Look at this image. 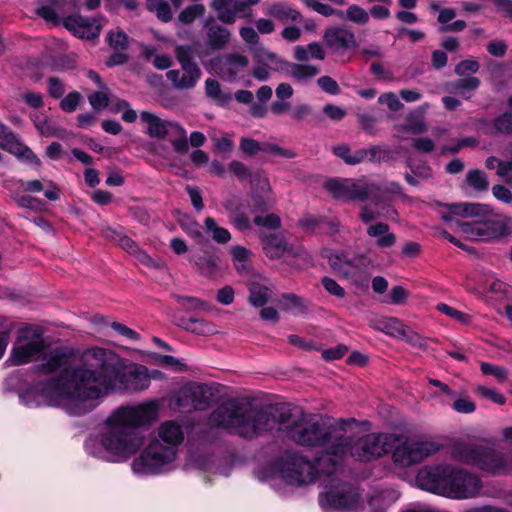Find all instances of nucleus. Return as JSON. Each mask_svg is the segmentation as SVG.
<instances>
[{"label":"nucleus","mask_w":512,"mask_h":512,"mask_svg":"<svg viewBox=\"0 0 512 512\" xmlns=\"http://www.w3.org/2000/svg\"><path fill=\"white\" fill-rule=\"evenodd\" d=\"M170 316L173 324L193 334L208 336L216 332L215 326L203 319L185 318L177 313H171Z\"/></svg>","instance_id":"6ab92c4d"},{"label":"nucleus","mask_w":512,"mask_h":512,"mask_svg":"<svg viewBox=\"0 0 512 512\" xmlns=\"http://www.w3.org/2000/svg\"><path fill=\"white\" fill-rule=\"evenodd\" d=\"M107 39L110 46L117 51H124L128 48V36L121 30L109 32Z\"/></svg>","instance_id":"864d4df0"},{"label":"nucleus","mask_w":512,"mask_h":512,"mask_svg":"<svg viewBox=\"0 0 512 512\" xmlns=\"http://www.w3.org/2000/svg\"><path fill=\"white\" fill-rule=\"evenodd\" d=\"M480 68L478 61L473 59L463 60L459 62L455 67V74L458 76H464L469 73H476Z\"/></svg>","instance_id":"0e129e2a"},{"label":"nucleus","mask_w":512,"mask_h":512,"mask_svg":"<svg viewBox=\"0 0 512 512\" xmlns=\"http://www.w3.org/2000/svg\"><path fill=\"white\" fill-rule=\"evenodd\" d=\"M273 201L271 194H263L258 192L251 193V207L253 211L265 212L272 207Z\"/></svg>","instance_id":"de8ad7c7"},{"label":"nucleus","mask_w":512,"mask_h":512,"mask_svg":"<svg viewBox=\"0 0 512 512\" xmlns=\"http://www.w3.org/2000/svg\"><path fill=\"white\" fill-rule=\"evenodd\" d=\"M345 439L348 444L343 452L337 454V468L340 466L342 457L347 452L358 461H370L387 452V437L382 434H367L357 440H353L351 437L345 435Z\"/></svg>","instance_id":"9d476101"},{"label":"nucleus","mask_w":512,"mask_h":512,"mask_svg":"<svg viewBox=\"0 0 512 512\" xmlns=\"http://www.w3.org/2000/svg\"><path fill=\"white\" fill-rule=\"evenodd\" d=\"M253 221L257 226H263L273 230L278 229L281 226V219L276 214H268L266 216L258 215Z\"/></svg>","instance_id":"bf43d9fd"},{"label":"nucleus","mask_w":512,"mask_h":512,"mask_svg":"<svg viewBox=\"0 0 512 512\" xmlns=\"http://www.w3.org/2000/svg\"><path fill=\"white\" fill-rule=\"evenodd\" d=\"M416 482L423 490L453 499L474 498L482 487L476 475L448 464L421 468Z\"/></svg>","instance_id":"39448f33"},{"label":"nucleus","mask_w":512,"mask_h":512,"mask_svg":"<svg viewBox=\"0 0 512 512\" xmlns=\"http://www.w3.org/2000/svg\"><path fill=\"white\" fill-rule=\"evenodd\" d=\"M205 92L210 99L221 105H224L231 100V96L224 93L221 90L219 82L213 78L206 79Z\"/></svg>","instance_id":"e433bc0d"},{"label":"nucleus","mask_w":512,"mask_h":512,"mask_svg":"<svg viewBox=\"0 0 512 512\" xmlns=\"http://www.w3.org/2000/svg\"><path fill=\"white\" fill-rule=\"evenodd\" d=\"M345 18L358 25H366L369 22V13L358 5H351L345 12Z\"/></svg>","instance_id":"a18cd8bd"},{"label":"nucleus","mask_w":512,"mask_h":512,"mask_svg":"<svg viewBox=\"0 0 512 512\" xmlns=\"http://www.w3.org/2000/svg\"><path fill=\"white\" fill-rule=\"evenodd\" d=\"M495 11L512 20V0H489Z\"/></svg>","instance_id":"774afa93"},{"label":"nucleus","mask_w":512,"mask_h":512,"mask_svg":"<svg viewBox=\"0 0 512 512\" xmlns=\"http://www.w3.org/2000/svg\"><path fill=\"white\" fill-rule=\"evenodd\" d=\"M317 84L322 91L330 95H337L340 93L338 83L330 76H321L317 79Z\"/></svg>","instance_id":"e2e57ef3"},{"label":"nucleus","mask_w":512,"mask_h":512,"mask_svg":"<svg viewBox=\"0 0 512 512\" xmlns=\"http://www.w3.org/2000/svg\"><path fill=\"white\" fill-rule=\"evenodd\" d=\"M481 371L484 375L494 376L500 381H504L507 377V372L505 369L487 362H483L481 364Z\"/></svg>","instance_id":"338daca9"},{"label":"nucleus","mask_w":512,"mask_h":512,"mask_svg":"<svg viewBox=\"0 0 512 512\" xmlns=\"http://www.w3.org/2000/svg\"><path fill=\"white\" fill-rule=\"evenodd\" d=\"M357 119L362 130L371 136H375L377 134V119L374 116L367 113H359L357 114Z\"/></svg>","instance_id":"5fc2aeb1"},{"label":"nucleus","mask_w":512,"mask_h":512,"mask_svg":"<svg viewBox=\"0 0 512 512\" xmlns=\"http://www.w3.org/2000/svg\"><path fill=\"white\" fill-rule=\"evenodd\" d=\"M204 27L207 30V46L214 51L223 50L230 41V31L216 24L213 18H208L204 23Z\"/></svg>","instance_id":"aec40b11"},{"label":"nucleus","mask_w":512,"mask_h":512,"mask_svg":"<svg viewBox=\"0 0 512 512\" xmlns=\"http://www.w3.org/2000/svg\"><path fill=\"white\" fill-rule=\"evenodd\" d=\"M212 397L213 393L207 385L198 384L181 392L178 405L187 410H202L209 405Z\"/></svg>","instance_id":"dca6fc26"},{"label":"nucleus","mask_w":512,"mask_h":512,"mask_svg":"<svg viewBox=\"0 0 512 512\" xmlns=\"http://www.w3.org/2000/svg\"><path fill=\"white\" fill-rule=\"evenodd\" d=\"M466 182L471 188L479 192L487 191L489 187L486 173L479 169L469 170L466 174Z\"/></svg>","instance_id":"4c0bfd02"},{"label":"nucleus","mask_w":512,"mask_h":512,"mask_svg":"<svg viewBox=\"0 0 512 512\" xmlns=\"http://www.w3.org/2000/svg\"><path fill=\"white\" fill-rule=\"evenodd\" d=\"M190 262L198 273L205 277H212L218 269L219 258L208 251H201L191 254Z\"/></svg>","instance_id":"b1692460"},{"label":"nucleus","mask_w":512,"mask_h":512,"mask_svg":"<svg viewBox=\"0 0 512 512\" xmlns=\"http://www.w3.org/2000/svg\"><path fill=\"white\" fill-rule=\"evenodd\" d=\"M140 117L141 120L147 124L146 133L151 138L163 139L171 133L173 125H177L176 122L163 120L149 111H142Z\"/></svg>","instance_id":"4be33fe9"},{"label":"nucleus","mask_w":512,"mask_h":512,"mask_svg":"<svg viewBox=\"0 0 512 512\" xmlns=\"http://www.w3.org/2000/svg\"><path fill=\"white\" fill-rule=\"evenodd\" d=\"M180 69H172L166 73L167 79L177 90L194 88L202 76V71L194 60V49L191 45H178L174 50Z\"/></svg>","instance_id":"6e6552de"},{"label":"nucleus","mask_w":512,"mask_h":512,"mask_svg":"<svg viewBox=\"0 0 512 512\" xmlns=\"http://www.w3.org/2000/svg\"><path fill=\"white\" fill-rule=\"evenodd\" d=\"M268 14L280 20L281 22L292 21L299 22L302 19L301 13L291 7L276 3L269 7Z\"/></svg>","instance_id":"2f4dec72"},{"label":"nucleus","mask_w":512,"mask_h":512,"mask_svg":"<svg viewBox=\"0 0 512 512\" xmlns=\"http://www.w3.org/2000/svg\"><path fill=\"white\" fill-rule=\"evenodd\" d=\"M278 303H279L281 309H283L285 311H290L292 309H295L298 312H305L307 309V306L305 305L303 299L294 293L282 294Z\"/></svg>","instance_id":"79ce46f5"},{"label":"nucleus","mask_w":512,"mask_h":512,"mask_svg":"<svg viewBox=\"0 0 512 512\" xmlns=\"http://www.w3.org/2000/svg\"><path fill=\"white\" fill-rule=\"evenodd\" d=\"M260 152L277 155L284 158H294L295 153L292 150L284 149L276 144L269 142H261Z\"/></svg>","instance_id":"6e6d98bb"},{"label":"nucleus","mask_w":512,"mask_h":512,"mask_svg":"<svg viewBox=\"0 0 512 512\" xmlns=\"http://www.w3.org/2000/svg\"><path fill=\"white\" fill-rule=\"evenodd\" d=\"M279 72L286 73L296 82H306L316 77L320 70L317 66L312 64H297L287 61L280 62L278 67Z\"/></svg>","instance_id":"5701e85b"},{"label":"nucleus","mask_w":512,"mask_h":512,"mask_svg":"<svg viewBox=\"0 0 512 512\" xmlns=\"http://www.w3.org/2000/svg\"><path fill=\"white\" fill-rule=\"evenodd\" d=\"M376 328L393 337L404 338L406 336V326L394 317H384L378 320Z\"/></svg>","instance_id":"7c9ffc66"},{"label":"nucleus","mask_w":512,"mask_h":512,"mask_svg":"<svg viewBox=\"0 0 512 512\" xmlns=\"http://www.w3.org/2000/svg\"><path fill=\"white\" fill-rule=\"evenodd\" d=\"M66 364L67 357L59 350L46 365L64 369V381L50 389V395L54 399H68V413L72 416L92 411L96 400L114 390L138 392L150 385L151 375L146 367L126 370L112 351L100 347L86 349L78 367L69 368Z\"/></svg>","instance_id":"f03ea898"},{"label":"nucleus","mask_w":512,"mask_h":512,"mask_svg":"<svg viewBox=\"0 0 512 512\" xmlns=\"http://www.w3.org/2000/svg\"><path fill=\"white\" fill-rule=\"evenodd\" d=\"M157 409L155 402L118 408L106 420V429L101 435L102 446L118 456L136 453L144 444L138 428L152 422L157 417Z\"/></svg>","instance_id":"20e7f679"},{"label":"nucleus","mask_w":512,"mask_h":512,"mask_svg":"<svg viewBox=\"0 0 512 512\" xmlns=\"http://www.w3.org/2000/svg\"><path fill=\"white\" fill-rule=\"evenodd\" d=\"M206 9L203 4H194L186 7L178 15V20L184 25H189L195 21L196 18L202 17Z\"/></svg>","instance_id":"37998d69"},{"label":"nucleus","mask_w":512,"mask_h":512,"mask_svg":"<svg viewBox=\"0 0 512 512\" xmlns=\"http://www.w3.org/2000/svg\"><path fill=\"white\" fill-rule=\"evenodd\" d=\"M82 96L79 92L73 91L70 92L66 97H64L60 102V108L68 113H71L76 110Z\"/></svg>","instance_id":"052dcab7"},{"label":"nucleus","mask_w":512,"mask_h":512,"mask_svg":"<svg viewBox=\"0 0 512 512\" xmlns=\"http://www.w3.org/2000/svg\"><path fill=\"white\" fill-rule=\"evenodd\" d=\"M366 234L371 238H376V245L381 249L390 248L396 243L395 234L390 232L389 225L383 222L370 224Z\"/></svg>","instance_id":"a878e982"},{"label":"nucleus","mask_w":512,"mask_h":512,"mask_svg":"<svg viewBox=\"0 0 512 512\" xmlns=\"http://www.w3.org/2000/svg\"><path fill=\"white\" fill-rule=\"evenodd\" d=\"M480 84L479 78L475 76L462 77L449 83L448 90L451 93L460 95L465 100H469L480 87Z\"/></svg>","instance_id":"cd10ccee"},{"label":"nucleus","mask_w":512,"mask_h":512,"mask_svg":"<svg viewBox=\"0 0 512 512\" xmlns=\"http://www.w3.org/2000/svg\"><path fill=\"white\" fill-rule=\"evenodd\" d=\"M494 130L498 133H512V111H507L499 115L493 120Z\"/></svg>","instance_id":"3c124183"},{"label":"nucleus","mask_w":512,"mask_h":512,"mask_svg":"<svg viewBox=\"0 0 512 512\" xmlns=\"http://www.w3.org/2000/svg\"><path fill=\"white\" fill-rule=\"evenodd\" d=\"M445 207L448 209V212L442 213L441 216L445 222H451L454 216L466 218V203L446 204Z\"/></svg>","instance_id":"4d7b16f0"},{"label":"nucleus","mask_w":512,"mask_h":512,"mask_svg":"<svg viewBox=\"0 0 512 512\" xmlns=\"http://www.w3.org/2000/svg\"><path fill=\"white\" fill-rule=\"evenodd\" d=\"M452 458L473 465L493 475L512 472V454L503 453L491 446L473 441H458L451 450Z\"/></svg>","instance_id":"0eeeda50"},{"label":"nucleus","mask_w":512,"mask_h":512,"mask_svg":"<svg viewBox=\"0 0 512 512\" xmlns=\"http://www.w3.org/2000/svg\"><path fill=\"white\" fill-rule=\"evenodd\" d=\"M102 18L86 17L77 12L64 19L63 26L74 36L92 40L100 35Z\"/></svg>","instance_id":"2eb2a0df"},{"label":"nucleus","mask_w":512,"mask_h":512,"mask_svg":"<svg viewBox=\"0 0 512 512\" xmlns=\"http://www.w3.org/2000/svg\"><path fill=\"white\" fill-rule=\"evenodd\" d=\"M103 234L107 238H111L114 241H117L121 248L128 252L129 254L133 255L136 251H138V245L128 236L122 235L118 233L117 231L113 230L112 228H105L103 230Z\"/></svg>","instance_id":"58836bf2"},{"label":"nucleus","mask_w":512,"mask_h":512,"mask_svg":"<svg viewBox=\"0 0 512 512\" xmlns=\"http://www.w3.org/2000/svg\"><path fill=\"white\" fill-rule=\"evenodd\" d=\"M359 216L362 222L368 224L380 218L394 219L397 216V211L387 203L378 199L365 204L361 208Z\"/></svg>","instance_id":"412c9836"},{"label":"nucleus","mask_w":512,"mask_h":512,"mask_svg":"<svg viewBox=\"0 0 512 512\" xmlns=\"http://www.w3.org/2000/svg\"><path fill=\"white\" fill-rule=\"evenodd\" d=\"M171 136L170 143L173 149L181 155H184L189 150V143L187 139L186 130L177 123V125H173V130L169 134Z\"/></svg>","instance_id":"473e14b6"},{"label":"nucleus","mask_w":512,"mask_h":512,"mask_svg":"<svg viewBox=\"0 0 512 512\" xmlns=\"http://www.w3.org/2000/svg\"><path fill=\"white\" fill-rule=\"evenodd\" d=\"M240 150L247 156H254L261 150V142L249 137H242L239 145Z\"/></svg>","instance_id":"680f3d73"},{"label":"nucleus","mask_w":512,"mask_h":512,"mask_svg":"<svg viewBox=\"0 0 512 512\" xmlns=\"http://www.w3.org/2000/svg\"><path fill=\"white\" fill-rule=\"evenodd\" d=\"M328 224L327 220L321 216H315L307 214L303 216L299 221L298 225L305 231L314 233L319 230L321 226Z\"/></svg>","instance_id":"49530a36"},{"label":"nucleus","mask_w":512,"mask_h":512,"mask_svg":"<svg viewBox=\"0 0 512 512\" xmlns=\"http://www.w3.org/2000/svg\"><path fill=\"white\" fill-rule=\"evenodd\" d=\"M332 151L337 157L341 158L348 165H356L361 163L363 153L359 152V149L352 152L347 144L335 146L333 147Z\"/></svg>","instance_id":"ea45409f"},{"label":"nucleus","mask_w":512,"mask_h":512,"mask_svg":"<svg viewBox=\"0 0 512 512\" xmlns=\"http://www.w3.org/2000/svg\"><path fill=\"white\" fill-rule=\"evenodd\" d=\"M250 181L252 185V192L271 194L272 188L270 186L269 179L263 171L259 170L253 173Z\"/></svg>","instance_id":"c03bdc74"},{"label":"nucleus","mask_w":512,"mask_h":512,"mask_svg":"<svg viewBox=\"0 0 512 512\" xmlns=\"http://www.w3.org/2000/svg\"><path fill=\"white\" fill-rule=\"evenodd\" d=\"M42 5L36 9V14L46 22L58 26L63 25L64 19L80 8V0H40Z\"/></svg>","instance_id":"4468645a"},{"label":"nucleus","mask_w":512,"mask_h":512,"mask_svg":"<svg viewBox=\"0 0 512 512\" xmlns=\"http://www.w3.org/2000/svg\"><path fill=\"white\" fill-rule=\"evenodd\" d=\"M16 135L0 122V148L6 151H14L17 141Z\"/></svg>","instance_id":"09e8293b"},{"label":"nucleus","mask_w":512,"mask_h":512,"mask_svg":"<svg viewBox=\"0 0 512 512\" xmlns=\"http://www.w3.org/2000/svg\"><path fill=\"white\" fill-rule=\"evenodd\" d=\"M373 187L364 181L351 179H329L325 183V188L333 197L344 201H364L373 192Z\"/></svg>","instance_id":"ddd939ff"},{"label":"nucleus","mask_w":512,"mask_h":512,"mask_svg":"<svg viewBox=\"0 0 512 512\" xmlns=\"http://www.w3.org/2000/svg\"><path fill=\"white\" fill-rule=\"evenodd\" d=\"M184 439L182 426L175 421H166L158 428V437L144 449L132 462L137 474H157L172 463L177 455L178 446Z\"/></svg>","instance_id":"423d86ee"},{"label":"nucleus","mask_w":512,"mask_h":512,"mask_svg":"<svg viewBox=\"0 0 512 512\" xmlns=\"http://www.w3.org/2000/svg\"><path fill=\"white\" fill-rule=\"evenodd\" d=\"M333 484L320 495V504L323 508L336 510L352 509L359 500L360 495L356 488L348 483L332 480Z\"/></svg>","instance_id":"f8f14e48"},{"label":"nucleus","mask_w":512,"mask_h":512,"mask_svg":"<svg viewBox=\"0 0 512 512\" xmlns=\"http://www.w3.org/2000/svg\"><path fill=\"white\" fill-rule=\"evenodd\" d=\"M9 153L14 154L21 159H25L29 163L34 164L36 166H40L41 164V161L37 157V155L34 154V152L29 147L21 144L18 140L16 141L15 150L9 151Z\"/></svg>","instance_id":"603ef678"},{"label":"nucleus","mask_w":512,"mask_h":512,"mask_svg":"<svg viewBox=\"0 0 512 512\" xmlns=\"http://www.w3.org/2000/svg\"><path fill=\"white\" fill-rule=\"evenodd\" d=\"M248 64L249 59L247 56L234 52L220 58L216 65L219 75L228 80H233Z\"/></svg>","instance_id":"a211bd4d"},{"label":"nucleus","mask_w":512,"mask_h":512,"mask_svg":"<svg viewBox=\"0 0 512 512\" xmlns=\"http://www.w3.org/2000/svg\"><path fill=\"white\" fill-rule=\"evenodd\" d=\"M354 419H340L327 424L321 416L307 414L299 407L287 404L248 406L227 401L208 418L211 427L226 429L240 437L253 439L264 432L277 429L298 445L321 448L320 469L328 474L337 471V454L347 447L344 428Z\"/></svg>","instance_id":"f257e3e1"},{"label":"nucleus","mask_w":512,"mask_h":512,"mask_svg":"<svg viewBox=\"0 0 512 512\" xmlns=\"http://www.w3.org/2000/svg\"><path fill=\"white\" fill-rule=\"evenodd\" d=\"M457 224L461 232L472 240L485 239L492 234V223L488 221L457 222Z\"/></svg>","instance_id":"c85d7f7f"},{"label":"nucleus","mask_w":512,"mask_h":512,"mask_svg":"<svg viewBox=\"0 0 512 512\" xmlns=\"http://www.w3.org/2000/svg\"><path fill=\"white\" fill-rule=\"evenodd\" d=\"M224 208L229 212V219L233 226L239 231L249 230L251 227L249 216L243 203L228 200Z\"/></svg>","instance_id":"393cba45"},{"label":"nucleus","mask_w":512,"mask_h":512,"mask_svg":"<svg viewBox=\"0 0 512 512\" xmlns=\"http://www.w3.org/2000/svg\"><path fill=\"white\" fill-rule=\"evenodd\" d=\"M359 152H362L361 162L365 160H369L371 162H381L385 161L389 151L382 148L381 146H372L368 149H359Z\"/></svg>","instance_id":"8fccbe9b"},{"label":"nucleus","mask_w":512,"mask_h":512,"mask_svg":"<svg viewBox=\"0 0 512 512\" xmlns=\"http://www.w3.org/2000/svg\"><path fill=\"white\" fill-rule=\"evenodd\" d=\"M251 52L254 58L263 64L268 62L274 65L273 69L278 71V67L280 66V62H284L285 60L281 59L276 53L269 51L266 47H264L260 42L258 45L251 47Z\"/></svg>","instance_id":"72a5a7b5"},{"label":"nucleus","mask_w":512,"mask_h":512,"mask_svg":"<svg viewBox=\"0 0 512 512\" xmlns=\"http://www.w3.org/2000/svg\"><path fill=\"white\" fill-rule=\"evenodd\" d=\"M323 39L325 44L336 52H345L358 46L354 33L343 27L327 29Z\"/></svg>","instance_id":"f3484780"},{"label":"nucleus","mask_w":512,"mask_h":512,"mask_svg":"<svg viewBox=\"0 0 512 512\" xmlns=\"http://www.w3.org/2000/svg\"><path fill=\"white\" fill-rule=\"evenodd\" d=\"M248 290V301L254 307H263L271 298L272 290L265 281H249Z\"/></svg>","instance_id":"bb28decb"},{"label":"nucleus","mask_w":512,"mask_h":512,"mask_svg":"<svg viewBox=\"0 0 512 512\" xmlns=\"http://www.w3.org/2000/svg\"><path fill=\"white\" fill-rule=\"evenodd\" d=\"M204 226L207 233H211L212 239L219 244H226L231 239L230 232L223 227L218 226L215 219L207 217L204 220Z\"/></svg>","instance_id":"c9c22d12"},{"label":"nucleus","mask_w":512,"mask_h":512,"mask_svg":"<svg viewBox=\"0 0 512 512\" xmlns=\"http://www.w3.org/2000/svg\"><path fill=\"white\" fill-rule=\"evenodd\" d=\"M262 247L265 254L271 258H280L287 250V242L280 235H268L262 239Z\"/></svg>","instance_id":"c756f323"},{"label":"nucleus","mask_w":512,"mask_h":512,"mask_svg":"<svg viewBox=\"0 0 512 512\" xmlns=\"http://www.w3.org/2000/svg\"><path fill=\"white\" fill-rule=\"evenodd\" d=\"M466 210V218L485 217L492 212L488 205L479 203H466Z\"/></svg>","instance_id":"69168bd1"},{"label":"nucleus","mask_w":512,"mask_h":512,"mask_svg":"<svg viewBox=\"0 0 512 512\" xmlns=\"http://www.w3.org/2000/svg\"><path fill=\"white\" fill-rule=\"evenodd\" d=\"M173 297L180 307L186 312L209 310L208 303L200 298L179 294H174Z\"/></svg>","instance_id":"f704fd0d"},{"label":"nucleus","mask_w":512,"mask_h":512,"mask_svg":"<svg viewBox=\"0 0 512 512\" xmlns=\"http://www.w3.org/2000/svg\"><path fill=\"white\" fill-rule=\"evenodd\" d=\"M146 8L150 12L156 13L158 19L162 22H169L172 20L170 6L165 0H146Z\"/></svg>","instance_id":"a19ab883"},{"label":"nucleus","mask_w":512,"mask_h":512,"mask_svg":"<svg viewBox=\"0 0 512 512\" xmlns=\"http://www.w3.org/2000/svg\"><path fill=\"white\" fill-rule=\"evenodd\" d=\"M228 170L234 174L239 180L250 179L253 175L250 169L242 162L233 160L228 165Z\"/></svg>","instance_id":"13d9d810"},{"label":"nucleus","mask_w":512,"mask_h":512,"mask_svg":"<svg viewBox=\"0 0 512 512\" xmlns=\"http://www.w3.org/2000/svg\"><path fill=\"white\" fill-rule=\"evenodd\" d=\"M282 472L288 483L298 486L313 483L320 473L325 474L318 465V458L316 464H313L296 453L286 454Z\"/></svg>","instance_id":"9b49d317"},{"label":"nucleus","mask_w":512,"mask_h":512,"mask_svg":"<svg viewBox=\"0 0 512 512\" xmlns=\"http://www.w3.org/2000/svg\"><path fill=\"white\" fill-rule=\"evenodd\" d=\"M48 347L49 344L43 337V329L36 325H28L18 331V337L12 348L10 360L15 365H23L41 359L42 361L38 365V370L44 374L53 376L45 383H37L34 386L35 391L45 398L48 405H62L68 411V399H54L53 395H50V389L64 381V369H51L46 364L50 357L59 350L64 352L67 357V367H78L80 361L78 363H71L70 354L64 348H55L47 352Z\"/></svg>","instance_id":"7ed1b4c3"},{"label":"nucleus","mask_w":512,"mask_h":512,"mask_svg":"<svg viewBox=\"0 0 512 512\" xmlns=\"http://www.w3.org/2000/svg\"><path fill=\"white\" fill-rule=\"evenodd\" d=\"M441 447V444L432 440H398L393 451V461L401 467H409L437 453Z\"/></svg>","instance_id":"1a4fd4ad"}]
</instances>
